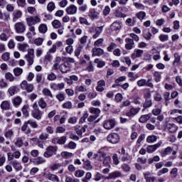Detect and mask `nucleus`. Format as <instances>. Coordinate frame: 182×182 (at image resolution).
I'll return each instance as SVG.
<instances>
[{
	"instance_id": "nucleus-1",
	"label": "nucleus",
	"mask_w": 182,
	"mask_h": 182,
	"mask_svg": "<svg viewBox=\"0 0 182 182\" xmlns=\"http://www.w3.org/2000/svg\"><path fill=\"white\" fill-rule=\"evenodd\" d=\"M18 50H21V52L27 51V54L25 55V58L26 60L28 61V66H32L35 59V50L33 48H29V44L25 43L18 44Z\"/></svg>"
},
{
	"instance_id": "nucleus-2",
	"label": "nucleus",
	"mask_w": 182,
	"mask_h": 182,
	"mask_svg": "<svg viewBox=\"0 0 182 182\" xmlns=\"http://www.w3.org/2000/svg\"><path fill=\"white\" fill-rule=\"evenodd\" d=\"M26 21L28 26H33L36 25V23H41L42 20L41 19L40 16L36 15L34 16H28L27 18H26Z\"/></svg>"
},
{
	"instance_id": "nucleus-3",
	"label": "nucleus",
	"mask_w": 182,
	"mask_h": 182,
	"mask_svg": "<svg viewBox=\"0 0 182 182\" xmlns=\"http://www.w3.org/2000/svg\"><path fill=\"white\" fill-rule=\"evenodd\" d=\"M172 153V156L169 157L170 160H174L177 156L176 154H177V151H173V148L171 146H168L164 149V151L161 152L162 157H166V156H170V154Z\"/></svg>"
},
{
	"instance_id": "nucleus-4",
	"label": "nucleus",
	"mask_w": 182,
	"mask_h": 182,
	"mask_svg": "<svg viewBox=\"0 0 182 182\" xmlns=\"http://www.w3.org/2000/svg\"><path fill=\"white\" fill-rule=\"evenodd\" d=\"M107 141L111 144H117L120 141V136L117 133H111L107 136Z\"/></svg>"
},
{
	"instance_id": "nucleus-5",
	"label": "nucleus",
	"mask_w": 182,
	"mask_h": 182,
	"mask_svg": "<svg viewBox=\"0 0 182 182\" xmlns=\"http://www.w3.org/2000/svg\"><path fill=\"white\" fill-rule=\"evenodd\" d=\"M21 87L22 90H26L28 93H32V92H33V89H35L33 84L28 83V81L26 80L22 81L21 83Z\"/></svg>"
},
{
	"instance_id": "nucleus-6",
	"label": "nucleus",
	"mask_w": 182,
	"mask_h": 182,
	"mask_svg": "<svg viewBox=\"0 0 182 182\" xmlns=\"http://www.w3.org/2000/svg\"><path fill=\"white\" fill-rule=\"evenodd\" d=\"M56 151H58V146H49L47 147L46 151L43 154V156L44 157L49 159V157H52L53 154H56Z\"/></svg>"
},
{
	"instance_id": "nucleus-7",
	"label": "nucleus",
	"mask_w": 182,
	"mask_h": 182,
	"mask_svg": "<svg viewBox=\"0 0 182 182\" xmlns=\"http://www.w3.org/2000/svg\"><path fill=\"white\" fill-rule=\"evenodd\" d=\"M14 29L16 33H25L26 31V25L23 22H17L14 25Z\"/></svg>"
},
{
	"instance_id": "nucleus-8",
	"label": "nucleus",
	"mask_w": 182,
	"mask_h": 182,
	"mask_svg": "<svg viewBox=\"0 0 182 182\" xmlns=\"http://www.w3.org/2000/svg\"><path fill=\"white\" fill-rule=\"evenodd\" d=\"M161 144H163V141H159L157 144L148 146L146 147L147 153H149V154L154 153V151H156V150H157V149H159L161 146Z\"/></svg>"
},
{
	"instance_id": "nucleus-9",
	"label": "nucleus",
	"mask_w": 182,
	"mask_h": 182,
	"mask_svg": "<svg viewBox=\"0 0 182 182\" xmlns=\"http://www.w3.org/2000/svg\"><path fill=\"white\" fill-rule=\"evenodd\" d=\"M22 11L20 9H16L13 11L11 14L13 22H17V21H19L21 18H22Z\"/></svg>"
},
{
	"instance_id": "nucleus-10",
	"label": "nucleus",
	"mask_w": 182,
	"mask_h": 182,
	"mask_svg": "<svg viewBox=\"0 0 182 182\" xmlns=\"http://www.w3.org/2000/svg\"><path fill=\"white\" fill-rule=\"evenodd\" d=\"M116 125L114 119L105 120L103 123V127L106 130H111Z\"/></svg>"
},
{
	"instance_id": "nucleus-11",
	"label": "nucleus",
	"mask_w": 182,
	"mask_h": 182,
	"mask_svg": "<svg viewBox=\"0 0 182 182\" xmlns=\"http://www.w3.org/2000/svg\"><path fill=\"white\" fill-rule=\"evenodd\" d=\"M166 129L169 133H176V132L178 130V126L176 125L174 123L167 122L166 124Z\"/></svg>"
},
{
	"instance_id": "nucleus-12",
	"label": "nucleus",
	"mask_w": 182,
	"mask_h": 182,
	"mask_svg": "<svg viewBox=\"0 0 182 182\" xmlns=\"http://www.w3.org/2000/svg\"><path fill=\"white\" fill-rule=\"evenodd\" d=\"M65 12L68 15H76L77 14V6L71 4L65 9Z\"/></svg>"
},
{
	"instance_id": "nucleus-13",
	"label": "nucleus",
	"mask_w": 182,
	"mask_h": 182,
	"mask_svg": "<svg viewBox=\"0 0 182 182\" xmlns=\"http://www.w3.org/2000/svg\"><path fill=\"white\" fill-rule=\"evenodd\" d=\"M86 129H87V124H85L82 127L76 126L75 127V132L80 137H82L83 133L86 132Z\"/></svg>"
},
{
	"instance_id": "nucleus-14",
	"label": "nucleus",
	"mask_w": 182,
	"mask_h": 182,
	"mask_svg": "<svg viewBox=\"0 0 182 182\" xmlns=\"http://www.w3.org/2000/svg\"><path fill=\"white\" fill-rule=\"evenodd\" d=\"M31 116L36 120H41L42 119V116H43V112L41 109L32 110Z\"/></svg>"
},
{
	"instance_id": "nucleus-15",
	"label": "nucleus",
	"mask_w": 182,
	"mask_h": 182,
	"mask_svg": "<svg viewBox=\"0 0 182 182\" xmlns=\"http://www.w3.org/2000/svg\"><path fill=\"white\" fill-rule=\"evenodd\" d=\"M66 140H68L66 136H63L53 139L52 143H53V144H65V143H66Z\"/></svg>"
},
{
	"instance_id": "nucleus-16",
	"label": "nucleus",
	"mask_w": 182,
	"mask_h": 182,
	"mask_svg": "<svg viewBox=\"0 0 182 182\" xmlns=\"http://www.w3.org/2000/svg\"><path fill=\"white\" fill-rule=\"evenodd\" d=\"M134 48V41L132 38L125 39V49L127 50H132Z\"/></svg>"
},
{
	"instance_id": "nucleus-17",
	"label": "nucleus",
	"mask_w": 182,
	"mask_h": 182,
	"mask_svg": "<svg viewBox=\"0 0 182 182\" xmlns=\"http://www.w3.org/2000/svg\"><path fill=\"white\" fill-rule=\"evenodd\" d=\"M105 86H106V81L105 80H100L97 82L95 89L97 92H104Z\"/></svg>"
},
{
	"instance_id": "nucleus-18",
	"label": "nucleus",
	"mask_w": 182,
	"mask_h": 182,
	"mask_svg": "<svg viewBox=\"0 0 182 182\" xmlns=\"http://www.w3.org/2000/svg\"><path fill=\"white\" fill-rule=\"evenodd\" d=\"M143 53H144V51L143 50L135 49L134 50V53L132 54L131 58L132 59H136V58H141Z\"/></svg>"
},
{
	"instance_id": "nucleus-19",
	"label": "nucleus",
	"mask_w": 182,
	"mask_h": 182,
	"mask_svg": "<svg viewBox=\"0 0 182 182\" xmlns=\"http://www.w3.org/2000/svg\"><path fill=\"white\" fill-rule=\"evenodd\" d=\"M119 177H122V173L116 171L110 173L108 176L105 177V178L107 180H112L113 178H119Z\"/></svg>"
},
{
	"instance_id": "nucleus-20",
	"label": "nucleus",
	"mask_w": 182,
	"mask_h": 182,
	"mask_svg": "<svg viewBox=\"0 0 182 182\" xmlns=\"http://www.w3.org/2000/svg\"><path fill=\"white\" fill-rule=\"evenodd\" d=\"M48 180H50V181L53 182H60V178H59V176L53 173H49L47 175Z\"/></svg>"
},
{
	"instance_id": "nucleus-21",
	"label": "nucleus",
	"mask_w": 182,
	"mask_h": 182,
	"mask_svg": "<svg viewBox=\"0 0 182 182\" xmlns=\"http://www.w3.org/2000/svg\"><path fill=\"white\" fill-rule=\"evenodd\" d=\"M105 53V50L100 48H92V56H102Z\"/></svg>"
},
{
	"instance_id": "nucleus-22",
	"label": "nucleus",
	"mask_w": 182,
	"mask_h": 182,
	"mask_svg": "<svg viewBox=\"0 0 182 182\" xmlns=\"http://www.w3.org/2000/svg\"><path fill=\"white\" fill-rule=\"evenodd\" d=\"M95 33L92 35V39H97L100 36V33L103 32V26H99L95 28Z\"/></svg>"
},
{
	"instance_id": "nucleus-23",
	"label": "nucleus",
	"mask_w": 182,
	"mask_h": 182,
	"mask_svg": "<svg viewBox=\"0 0 182 182\" xmlns=\"http://www.w3.org/2000/svg\"><path fill=\"white\" fill-rule=\"evenodd\" d=\"M11 165L13 166L14 168L16 170V171H21L22 170V164L18 161H11Z\"/></svg>"
},
{
	"instance_id": "nucleus-24",
	"label": "nucleus",
	"mask_w": 182,
	"mask_h": 182,
	"mask_svg": "<svg viewBox=\"0 0 182 182\" xmlns=\"http://www.w3.org/2000/svg\"><path fill=\"white\" fill-rule=\"evenodd\" d=\"M0 107L1 110H9L11 109V103L8 100L3 101Z\"/></svg>"
},
{
	"instance_id": "nucleus-25",
	"label": "nucleus",
	"mask_w": 182,
	"mask_h": 182,
	"mask_svg": "<svg viewBox=\"0 0 182 182\" xmlns=\"http://www.w3.org/2000/svg\"><path fill=\"white\" fill-rule=\"evenodd\" d=\"M151 176V173L150 172H146L144 173V176L146 182H154V181L156 180V177Z\"/></svg>"
},
{
	"instance_id": "nucleus-26",
	"label": "nucleus",
	"mask_w": 182,
	"mask_h": 182,
	"mask_svg": "<svg viewBox=\"0 0 182 182\" xmlns=\"http://www.w3.org/2000/svg\"><path fill=\"white\" fill-rule=\"evenodd\" d=\"M139 112H140V108H131L129 112L127 113V116L129 117H134V116H136Z\"/></svg>"
},
{
	"instance_id": "nucleus-27",
	"label": "nucleus",
	"mask_w": 182,
	"mask_h": 182,
	"mask_svg": "<svg viewBox=\"0 0 182 182\" xmlns=\"http://www.w3.org/2000/svg\"><path fill=\"white\" fill-rule=\"evenodd\" d=\"M112 31H120L122 29V23L118 21H114L112 23L110 26Z\"/></svg>"
},
{
	"instance_id": "nucleus-28",
	"label": "nucleus",
	"mask_w": 182,
	"mask_h": 182,
	"mask_svg": "<svg viewBox=\"0 0 182 182\" xmlns=\"http://www.w3.org/2000/svg\"><path fill=\"white\" fill-rule=\"evenodd\" d=\"M38 32L39 33H42L43 35H45L46 32H48V25L45 23H41L38 26Z\"/></svg>"
},
{
	"instance_id": "nucleus-29",
	"label": "nucleus",
	"mask_w": 182,
	"mask_h": 182,
	"mask_svg": "<svg viewBox=\"0 0 182 182\" xmlns=\"http://www.w3.org/2000/svg\"><path fill=\"white\" fill-rule=\"evenodd\" d=\"M153 77L154 82L156 83H159V82H161V72L155 71L153 73Z\"/></svg>"
},
{
	"instance_id": "nucleus-30",
	"label": "nucleus",
	"mask_w": 182,
	"mask_h": 182,
	"mask_svg": "<svg viewBox=\"0 0 182 182\" xmlns=\"http://www.w3.org/2000/svg\"><path fill=\"white\" fill-rule=\"evenodd\" d=\"M33 163L34 164H36V166H39L41 164L46 163V159H45V158L43 157L38 156L34 159Z\"/></svg>"
},
{
	"instance_id": "nucleus-31",
	"label": "nucleus",
	"mask_w": 182,
	"mask_h": 182,
	"mask_svg": "<svg viewBox=\"0 0 182 182\" xmlns=\"http://www.w3.org/2000/svg\"><path fill=\"white\" fill-rule=\"evenodd\" d=\"M151 117V114H144L140 117L139 122L140 123H146L147 121L150 120Z\"/></svg>"
},
{
	"instance_id": "nucleus-32",
	"label": "nucleus",
	"mask_w": 182,
	"mask_h": 182,
	"mask_svg": "<svg viewBox=\"0 0 182 182\" xmlns=\"http://www.w3.org/2000/svg\"><path fill=\"white\" fill-rule=\"evenodd\" d=\"M38 105L39 107H41V109H46L48 106V103H46V101H45V99H43V97L38 99Z\"/></svg>"
},
{
	"instance_id": "nucleus-33",
	"label": "nucleus",
	"mask_w": 182,
	"mask_h": 182,
	"mask_svg": "<svg viewBox=\"0 0 182 182\" xmlns=\"http://www.w3.org/2000/svg\"><path fill=\"white\" fill-rule=\"evenodd\" d=\"M82 161L84 162V166L83 168H85V170H92V168H93V167L92 166V164H90V161L86 159L85 161V159L82 160Z\"/></svg>"
},
{
	"instance_id": "nucleus-34",
	"label": "nucleus",
	"mask_w": 182,
	"mask_h": 182,
	"mask_svg": "<svg viewBox=\"0 0 182 182\" xmlns=\"http://www.w3.org/2000/svg\"><path fill=\"white\" fill-rule=\"evenodd\" d=\"M90 113L95 114L94 116H97V117H98L100 114V109L99 108L90 107Z\"/></svg>"
},
{
	"instance_id": "nucleus-35",
	"label": "nucleus",
	"mask_w": 182,
	"mask_h": 182,
	"mask_svg": "<svg viewBox=\"0 0 182 182\" xmlns=\"http://www.w3.org/2000/svg\"><path fill=\"white\" fill-rule=\"evenodd\" d=\"M110 163H112V159L109 156H106L103 161L105 167H109V168H110L112 167V166H110Z\"/></svg>"
},
{
	"instance_id": "nucleus-36",
	"label": "nucleus",
	"mask_w": 182,
	"mask_h": 182,
	"mask_svg": "<svg viewBox=\"0 0 182 182\" xmlns=\"http://www.w3.org/2000/svg\"><path fill=\"white\" fill-rule=\"evenodd\" d=\"M42 93L44 96H47L48 97H51V99H53V95L52 94L50 90L48 88H44L42 90Z\"/></svg>"
},
{
	"instance_id": "nucleus-37",
	"label": "nucleus",
	"mask_w": 182,
	"mask_h": 182,
	"mask_svg": "<svg viewBox=\"0 0 182 182\" xmlns=\"http://www.w3.org/2000/svg\"><path fill=\"white\" fill-rule=\"evenodd\" d=\"M94 63H96L97 64V67L100 68H104V66H105V65H106V63H105V61H103V60H102L100 59H98V58H96L94 60Z\"/></svg>"
},
{
	"instance_id": "nucleus-38",
	"label": "nucleus",
	"mask_w": 182,
	"mask_h": 182,
	"mask_svg": "<svg viewBox=\"0 0 182 182\" xmlns=\"http://www.w3.org/2000/svg\"><path fill=\"white\" fill-rule=\"evenodd\" d=\"M28 124V121H26L23 124V125L21 127V131L25 132V133H26V134H29V133H31V129H29Z\"/></svg>"
},
{
	"instance_id": "nucleus-39",
	"label": "nucleus",
	"mask_w": 182,
	"mask_h": 182,
	"mask_svg": "<svg viewBox=\"0 0 182 182\" xmlns=\"http://www.w3.org/2000/svg\"><path fill=\"white\" fill-rule=\"evenodd\" d=\"M146 14L144 11H139L135 14V16H136V18L141 21L144 20V18H146Z\"/></svg>"
},
{
	"instance_id": "nucleus-40",
	"label": "nucleus",
	"mask_w": 182,
	"mask_h": 182,
	"mask_svg": "<svg viewBox=\"0 0 182 182\" xmlns=\"http://www.w3.org/2000/svg\"><path fill=\"white\" fill-rule=\"evenodd\" d=\"M74 176L75 177H77V178H82V177L85 176V171L78 169L75 171Z\"/></svg>"
},
{
	"instance_id": "nucleus-41",
	"label": "nucleus",
	"mask_w": 182,
	"mask_h": 182,
	"mask_svg": "<svg viewBox=\"0 0 182 182\" xmlns=\"http://www.w3.org/2000/svg\"><path fill=\"white\" fill-rule=\"evenodd\" d=\"M60 70L62 73H68V72H69V66L65 63L61 64L60 66Z\"/></svg>"
},
{
	"instance_id": "nucleus-42",
	"label": "nucleus",
	"mask_w": 182,
	"mask_h": 182,
	"mask_svg": "<svg viewBox=\"0 0 182 182\" xmlns=\"http://www.w3.org/2000/svg\"><path fill=\"white\" fill-rule=\"evenodd\" d=\"M55 8H56V6L53 1L49 2L47 5V11H48V12H53Z\"/></svg>"
},
{
	"instance_id": "nucleus-43",
	"label": "nucleus",
	"mask_w": 182,
	"mask_h": 182,
	"mask_svg": "<svg viewBox=\"0 0 182 182\" xmlns=\"http://www.w3.org/2000/svg\"><path fill=\"white\" fill-rule=\"evenodd\" d=\"M27 123L31 126V127H32V129H38V122L33 119L28 120Z\"/></svg>"
},
{
	"instance_id": "nucleus-44",
	"label": "nucleus",
	"mask_w": 182,
	"mask_h": 182,
	"mask_svg": "<svg viewBox=\"0 0 182 182\" xmlns=\"http://www.w3.org/2000/svg\"><path fill=\"white\" fill-rule=\"evenodd\" d=\"M1 59L4 62H8L11 59V53L9 52H5L1 55Z\"/></svg>"
},
{
	"instance_id": "nucleus-45",
	"label": "nucleus",
	"mask_w": 182,
	"mask_h": 182,
	"mask_svg": "<svg viewBox=\"0 0 182 182\" xmlns=\"http://www.w3.org/2000/svg\"><path fill=\"white\" fill-rule=\"evenodd\" d=\"M147 143H155V141H157V136L155 135H150L148 136L146 138Z\"/></svg>"
},
{
	"instance_id": "nucleus-46",
	"label": "nucleus",
	"mask_w": 182,
	"mask_h": 182,
	"mask_svg": "<svg viewBox=\"0 0 182 182\" xmlns=\"http://www.w3.org/2000/svg\"><path fill=\"white\" fill-rule=\"evenodd\" d=\"M62 107L63 109H70L72 107H73V104H72V102L70 101H67L63 104Z\"/></svg>"
},
{
	"instance_id": "nucleus-47",
	"label": "nucleus",
	"mask_w": 182,
	"mask_h": 182,
	"mask_svg": "<svg viewBox=\"0 0 182 182\" xmlns=\"http://www.w3.org/2000/svg\"><path fill=\"white\" fill-rule=\"evenodd\" d=\"M51 24L53 25V28L55 29H59L62 26V23H60V21L59 20H54L52 21Z\"/></svg>"
},
{
	"instance_id": "nucleus-48",
	"label": "nucleus",
	"mask_w": 182,
	"mask_h": 182,
	"mask_svg": "<svg viewBox=\"0 0 182 182\" xmlns=\"http://www.w3.org/2000/svg\"><path fill=\"white\" fill-rule=\"evenodd\" d=\"M103 42H105V39L99 38L95 41L94 46H95V48H100V46H103Z\"/></svg>"
},
{
	"instance_id": "nucleus-49",
	"label": "nucleus",
	"mask_w": 182,
	"mask_h": 182,
	"mask_svg": "<svg viewBox=\"0 0 182 182\" xmlns=\"http://www.w3.org/2000/svg\"><path fill=\"white\" fill-rule=\"evenodd\" d=\"M47 79H48V80H50V82H53L54 80H56V79H58V76H56L55 73H51L48 75Z\"/></svg>"
},
{
	"instance_id": "nucleus-50",
	"label": "nucleus",
	"mask_w": 182,
	"mask_h": 182,
	"mask_svg": "<svg viewBox=\"0 0 182 182\" xmlns=\"http://www.w3.org/2000/svg\"><path fill=\"white\" fill-rule=\"evenodd\" d=\"M13 72L16 76H21V75L23 73V70L21 68H16L14 69Z\"/></svg>"
},
{
	"instance_id": "nucleus-51",
	"label": "nucleus",
	"mask_w": 182,
	"mask_h": 182,
	"mask_svg": "<svg viewBox=\"0 0 182 182\" xmlns=\"http://www.w3.org/2000/svg\"><path fill=\"white\" fill-rule=\"evenodd\" d=\"M5 78L9 82H14V80H15V77H14V75L11 73H6L5 74Z\"/></svg>"
},
{
	"instance_id": "nucleus-52",
	"label": "nucleus",
	"mask_w": 182,
	"mask_h": 182,
	"mask_svg": "<svg viewBox=\"0 0 182 182\" xmlns=\"http://www.w3.org/2000/svg\"><path fill=\"white\" fill-rule=\"evenodd\" d=\"M18 87L16 86H11L9 88L8 92L10 96H14L16 93V90Z\"/></svg>"
},
{
	"instance_id": "nucleus-53",
	"label": "nucleus",
	"mask_w": 182,
	"mask_h": 182,
	"mask_svg": "<svg viewBox=\"0 0 182 182\" xmlns=\"http://www.w3.org/2000/svg\"><path fill=\"white\" fill-rule=\"evenodd\" d=\"M21 103H22V98H21V97H16L13 100V104L14 105V106H19Z\"/></svg>"
},
{
	"instance_id": "nucleus-54",
	"label": "nucleus",
	"mask_w": 182,
	"mask_h": 182,
	"mask_svg": "<svg viewBox=\"0 0 182 182\" xmlns=\"http://www.w3.org/2000/svg\"><path fill=\"white\" fill-rule=\"evenodd\" d=\"M62 168V164H53L50 166V168L53 170V171H56V170H59Z\"/></svg>"
},
{
	"instance_id": "nucleus-55",
	"label": "nucleus",
	"mask_w": 182,
	"mask_h": 182,
	"mask_svg": "<svg viewBox=\"0 0 182 182\" xmlns=\"http://www.w3.org/2000/svg\"><path fill=\"white\" fill-rule=\"evenodd\" d=\"M4 136L6 139H12L14 136V131L12 129H9L5 132Z\"/></svg>"
},
{
	"instance_id": "nucleus-56",
	"label": "nucleus",
	"mask_w": 182,
	"mask_h": 182,
	"mask_svg": "<svg viewBox=\"0 0 182 182\" xmlns=\"http://www.w3.org/2000/svg\"><path fill=\"white\" fill-rule=\"evenodd\" d=\"M36 80L37 83H42L45 80V78L42 74H37L36 75Z\"/></svg>"
},
{
	"instance_id": "nucleus-57",
	"label": "nucleus",
	"mask_w": 182,
	"mask_h": 182,
	"mask_svg": "<svg viewBox=\"0 0 182 182\" xmlns=\"http://www.w3.org/2000/svg\"><path fill=\"white\" fill-rule=\"evenodd\" d=\"M159 39L161 42H167L168 41V35L166 34H161L159 36Z\"/></svg>"
},
{
	"instance_id": "nucleus-58",
	"label": "nucleus",
	"mask_w": 182,
	"mask_h": 182,
	"mask_svg": "<svg viewBox=\"0 0 182 182\" xmlns=\"http://www.w3.org/2000/svg\"><path fill=\"white\" fill-rule=\"evenodd\" d=\"M72 156H73V153L68 151L61 152V156L63 157V159H70V157H72Z\"/></svg>"
},
{
	"instance_id": "nucleus-59",
	"label": "nucleus",
	"mask_w": 182,
	"mask_h": 182,
	"mask_svg": "<svg viewBox=\"0 0 182 182\" xmlns=\"http://www.w3.org/2000/svg\"><path fill=\"white\" fill-rule=\"evenodd\" d=\"M6 9L7 12H14L15 11V6L11 4H8L6 6Z\"/></svg>"
},
{
	"instance_id": "nucleus-60",
	"label": "nucleus",
	"mask_w": 182,
	"mask_h": 182,
	"mask_svg": "<svg viewBox=\"0 0 182 182\" xmlns=\"http://www.w3.org/2000/svg\"><path fill=\"white\" fill-rule=\"evenodd\" d=\"M55 97L57 100H59V102H63V100L66 99V97L65 96L64 93H58V95H55Z\"/></svg>"
},
{
	"instance_id": "nucleus-61",
	"label": "nucleus",
	"mask_w": 182,
	"mask_h": 182,
	"mask_svg": "<svg viewBox=\"0 0 182 182\" xmlns=\"http://www.w3.org/2000/svg\"><path fill=\"white\" fill-rule=\"evenodd\" d=\"M87 92V89H86V87H85V86L83 85H80V86H76L75 87V92Z\"/></svg>"
},
{
	"instance_id": "nucleus-62",
	"label": "nucleus",
	"mask_w": 182,
	"mask_h": 182,
	"mask_svg": "<svg viewBox=\"0 0 182 182\" xmlns=\"http://www.w3.org/2000/svg\"><path fill=\"white\" fill-rule=\"evenodd\" d=\"M68 134H69V137L72 139V140H75V141H77L79 140V136L76 134H75L73 132H68Z\"/></svg>"
},
{
	"instance_id": "nucleus-63",
	"label": "nucleus",
	"mask_w": 182,
	"mask_h": 182,
	"mask_svg": "<svg viewBox=\"0 0 182 182\" xmlns=\"http://www.w3.org/2000/svg\"><path fill=\"white\" fill-rule=\"evenodd\" d=\"M166 173H168V169L167 168H164L158 171L157 176L161 177V176H163V174H166Z\"/></svg>"
},
{
	"instance_id": "nucleus-64",
	"label": "nucleus",
	"mask_w": 182,
	"mask_h": 182,
	"mask_svg": "<svg viewBox=\"0 0 182 182\" xmlns=\"http://www.w3.org/2000/svg\"><path fill=\"white\" fill-rule=\"evenodd\" d=\"M65 182H80V181L78 178H73L70 176H68L65 179Z\"/></svg>"
}]
</instances>
